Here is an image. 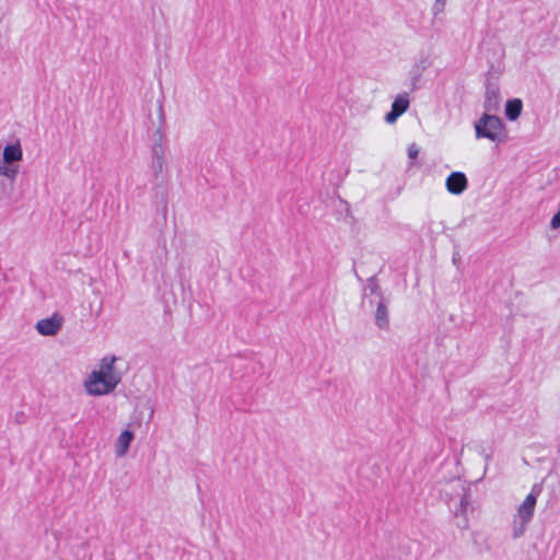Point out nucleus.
<instances>
[{
    "instance_id": "obj_1",
    "label": "nucleus",
    "mask_w": 560,
    "mask_h": 560,
    "mask_svg": "<svg viewBox=\"0 0 560 560\" xmlns=\"http://www.w3.org/2000/svg\"><path fill=\"white\" fill-rule=\"evenodd\" d=\"M120 361L115 354L103 355L82 380L84 394L88 397L100 398L115 393L124 377Z\"/></svg>"
},
{
    "instance_id": "obj_2",
    "label": "nucleus",
    "mask_w": 560,
    "mask_h": 560,
    "mask_svg": "<svg viewBox=\"0 0 560 560\" xmlns=\"http://www.w3.org/2000/svg\"><path fill=\"white\" fill-rule=\"evenodd\" d=\"M474 131L477 140H488L497 145L505 142L508 138L502 119L490 113H483L475 121Z\"/></svg>"
},
{
    "instance_id": "obj_3",
    "label": "nucleus",
    "mask_w": 560,
    "mask_h": 560,
    "mask_svg": "<svg viewBox=\"0 0 560 560\" xmlns=\"http://www.w3.org/2000/svg\"><path fill=\"white\" fill-rule=\"evenodd\" d=\"M537 499L534 494H528L517 508L515 520L520 522V527L515 530V536H520L524 532L525 525L530 521Z\"/></svg>"
},
{
    "instance_id": "obj_4",
    "label": "nucleus",
    "mask_w": 560,
    "mask_h": 560,
    "mask_svg": "<svg viewBox=\"0 0 560 560\" xmlns=\"http://www.w3.org/2000/svg\"><path fill=\"white\" fill-rule=\"evenodd\" d=\"M24 152L20 140H12L7 142L1 150L0 159L5 164H12L14 166H21L23 161Z\"/></svg>"
},
{
    "instance_id": "obj_5",
    "label": "nucleus",
    "mask_w": 560,
    "mask_h": 560,
    "mask_svg": "<svg viewBox=\"0 0 560 560\" xmlns=\"http://www.w3.org/2000/svg\"><path fill=\"white\" fill-rule=\"evenodd\" d=\"M410 105L409 94L404 92L394 98L390 110L385 115L384 120L388 125H393L397 121V119L404 115Z\"/></svg>"
},
{
    "instance_id": "obj_6",
    "label": "nucleus",
    "mask_w": 560,
    "mask_h": 560,
    "mask_svg": "<svg viewBox=\"0 0 560 560\" xmlns=\"http://www.w3.org/2000/svg\"><path fill=\"white\" fill-rule=\"evenodd\" d=\"M62 324L63 318L58 314H54L50 317L39 319L35 325V329L42 336L52 337L60 331Z\"/></svg>"
},
{
    "instance_id": "obj_7",
    "label": "nucleus",
    "mask_w": 560,
    "mask_h": 560,
    "mask_svg": "<svg viewBox=\"0 0 560 560\" xmlns=\"http://www.w3.org/2000/svg\"><path fill=\"white\" fill-rule=\"evenodd\" d=\"M133 440L135 433L130 429H125L119 433L114 443V453L117 458H122L127 455Z\"/></svg>"
},
{
    "instance_id": "obj_8",
    "label": "nucleus",
    "mask_w": 560,
    "mask_h": 560,
    "mask_svg": "<svg viewBox=\"0 0 560 560\" xmlns=\"http://www.w3.org/2000/svg\"><path fill=\"white\" fill-rule=\"evenodd\" d=\"M375 323L381 329H386L389 325L387 301L382 295H378L376 302Z\"/></svg>"
},
{
    "instance_id": "obj_9",
    "label": "nucleus",
    "mask_w": 560,
    "mask_h": 560,
    "mask_svg": "<svg viewBox=\"0 0 560 560\" xmlns=\"http://www.w3.org/2000/svg\"><path fill=\"white\" fill-rule=\"evenodd\" d=\"M467 178L463 173H452L446 179V187L451 194H460L466 189Z\"/></svg>"
},
{
    "instance_id": "obj_10",
    "label": "nucleus",
    "mask_w": 560,
    "mask_h": 560,
    "mask_svg": "<svg viewBox=\"0 0 560 560\" xmlns=\"http://www.w3.org/2000/svg\"><path fill=\"white\" fill-rule=\"evenodd\" d=\"M164 150L162 144L156 143L152 147V168L155 175L163 172Z\"/></svg>"
},
{
    "instance_id": "obj_11",
    "label": "nucleus",
    "mask_w": 560,
    "mask_h": 560,
    "mask_svg": "<svg viewBox=\"0 0 560 560\" xmlns=\"http://www.w3.org/2000/svg\"><path fill=\"white\" fill-rule=\"evenodd\" d=\"M500 105V92L498 88H490L487 90L486 100H485V108L490 112H495L499 109Z\"/></svg>"
},
{
    "instance_id": "obj_12",
    "label": "nucleus",
    "mask_w": 560,
    "mask_h": 560,
    "mask_svg": "<svg viewBox=\"0 0 560 560\" xmlns=\"http://www.w3.org/2000/svg\"><path fill=\"white\" fill-rule=\"evenodd\" d=\"M522 101L520 98H514L508 101L505 105V115L510 120H516L522 112Z\"/></svg>"
},
{
    "instance_id": "obj_13",
    "label": "nucleus",
    "mask_w": 560,
    "mask_h": 560,
    "mask_svg": "<svg viewBox=\"0 0 560 560\" xmlns=\"http://www.w3.org/2000/svg\"><path fill=\"white\" fill-rule=\"evenodd\" d=\"M419 152H420V149L417 143L413 142L408 147L407 154H408V158H409L411 164H413L416 162V160L418 159Z\"/></svg>"
}]
</instances>
